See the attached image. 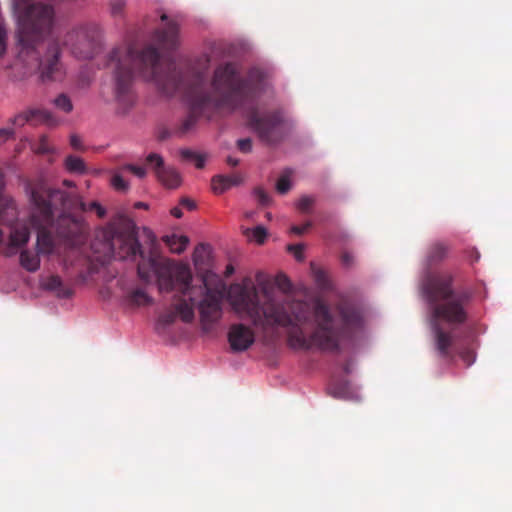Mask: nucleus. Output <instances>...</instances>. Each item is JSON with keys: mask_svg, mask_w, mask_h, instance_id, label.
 <instances>
[{"mask_svg": "<svg viewBox=\"0 0 512 512\" xmlns=\"http://www.w3.org/2000/svg\"><path fill=\"white\" fill-rule=\"evenodd\" d=\"M88 209H93V210H95V211H96V213H97V215H98L99 217H103V216L106 214V210H105V208H104L101 204H99V203H97V202H93V203H91V204L89 205Z\"/></svg>", "mask_w": 512, "mask_h": 512, "instance_id": "obj_32", "label": "nucleus"}, {"mask_svg": "<svg viewBox=\"0 0 512 512\" xmlns=\"http://www.w3.org/2000/svg\"><path fill=\"white\" fill-rule=\"evenodd\" d=\"M53 103L56 108L65 113H69L73 109L71 100L66 95H59L54 99Z\"/></svg>", "mask_w": 512, "mask_h": 512, "instance_id": "obj_22", "label": "nucleus"}, {"mask_svg": "<svg viewBox=\"0 0 512 512\" xmlns=\"http://www.w3.org/2000/svg\"><path fill=\"white\" fill-rule=\"evenodd\" d=\"M231 349L237 352L245 351L254 342L253 332L242 324L231 327L228 335Z\"/></svg>", "mask_w": 512, "mask_h": 512, "instance_id": "obj_9", "label": "nucleus"}, {"mask_svg": "<svg viewBox=\"0 0 512 512\" xmlns=\"http://www.w3.org/2000/svg\"><path fill=\"white\" fill-rule=\"evenodd\" d=\"M122 170L131 171L138 178H144L146 176V169L140 166L135 165H125L122 167Z\"/></svg>", "mask_w": 512, "mask_h": 512, "instance_id": "obj_28", "label": "nucleus"}, {"mask_svg": "<svg viewBox=\"0 0 512 512\" xmlns=\"http://www.w3.org/2000/svg\"><path fill=\"white\" fill-rule=\"evenodd\" d=\"M5 50H6L5 31L0 26V57L4 54Z\"/></svg>", "mask_w": 512, "mask_h": 512, "instance_id": "obj_36", "label": "nucleus"}, {"mask_svg": "<svg viewBox=\"0 0 512 512\" xmlns=\"http://www.w3.org/2000/svg\"><path fill=\"white\" fill-rule=\"evenodd\" d=\"M60 284H61V281L58 277H51L49 279V282L45 283L44 286L47 289L55 290V289H57V287L60 286Z\"/></svg>", "mask_w": 512, "mask_h": 512, "instance_id": "obj_33", "label": "nucleus"}, {"mask_svg": "<svg viewBox=\"0 0 512 512\" xmlns=\"http://www.w3.org/2000/svg\"><path fill=\"white\" fill-rule=\"evenodd\" d=\"M343 318L346 330H351L352 328L359 326L361 323V317L358 312H352L351 315L344 314Z\"/></svg>", "mask_w": 512, "mask_h": 512, "instance_id": "obj_24", "label": "nucleus"}, {"mask_svg": "<svg viewBox=\"0 0 512 512\" xmlns=\"http://www.w3.org/2000/svg\"><path fill=\"white\" fill-rule=\"evenodd\" d=\"M254 216V212H246L245 217L252 218Z\"/></svg>", "mask_w": 512, "mask_h": 512, "instance_id": "obj_44", "label": "nucleus"}, {"mask_svg": "<svg viewBox=\"0 0 512 512\" xmlns=\"http://www.w3.org/2000/svg\"><path fill=\"white\" fill-rule=\"evenodd\" d=\"M138 273L145 282L155 283L160 292H169L178 286L183 298L176 305V313L183 321L193 319L195 306L203 296L204 288L202 280L193 281L187 263H175L165 258H143Z\"/></svg>", "mask_w": 512, "mask_h": 512, "instance_id": "obj_2", "label": "nucleus"}, {"mask_svg": "<svg viewBox=\"0 0 512 512\" xmlns=\"http://www.w3.org/2000/svg\"><path fill=\"white\" fill-rule=\"evenodd\" d=\"M180 206L181 207H184L186 208L187 210H193L195 209L196 207V204L193 200L189 199V198H183L181 201H180Z\"/></svg>", "mask_w": 512, "mask_h": 512, "instance_id": "obj_35", "label": "nucleus"}, {"mask_svg": "<svg viewBox=\"0 0 512 512\" xmlns=\"http://www.w3.org/2000/svg\"><path fill=\"white\" fill-rule=\"evenodd\" d=\"M204 294L199 298L198 306L203 322H213L221 315L222 295L218 291L207 289L206 283L203 281Z\"/></svg>", "mask_w": 512, "mask_h": 512, "instance_id": "obj_7", "label": "nucleus"}, {"mask_svg": "<svg viewBox=\"0 0 512 512\" xmlns=\"http://www.w3.org/2000/svg\"><path fill=\"white\" fill-rule=\"evenodd\" d=\"M243 233L249 242L256 244H263L268 235L266 228L261 225L254 228H246L243 230Z\"/></svg>", "mask_w": 512, "mask_h": 512, "instance_id": "obj_17", "label": "nucleus"}, {"mask_svg": "<svg viewBox=\"0 0 512 512\" xmlns=\"http://www.w3.org/2000/svg\"><path fill=\"white\" fill-rule=\"evenodd\" d=\"M65 166L72 173L82 174L86 170L83 160L77 156H68L65 160Z\"/></svg>", "mask_w": 512, "mask_h": 512, "instance_id": "obj_20", "label": "nucleus"}, {"mask_svg": "<svg viewBox=\"0 0 512 512\" xmlns=\"http://www.w3.org/2000/svg\"><path fill=\"white\" fill-rule=\"evenodd\" d=\"M71 144L73 147H79L80 146V140L76 136L71 137Z\"/></svg>", "mask_w": 512, "mask_h": 512, "instance_id": "obj_40", "label": "nucleus"}, {"mask_svg": "<svg viewBox=\"0 0 512 512\" xmlns=\"http://www.w3.org/2000/svg\"><path fill=\"white\" fill-rule=\"evenodd\" d=\"M182 155L194 162L197 168H202L206 162V157L203 154L192 152L189 150L182 151Z\"/></svg>", "mask_w": 512, "mask_h": 512, "instance_id": "obj_23", "label": "nucleus"}, {"mask_svg": "<svg viewBox=\"0 0 512 512\" xmlns=\"http://www.w3.org/2000/svg\"><path fill=\"white\" fill-rule=\"evenodd\" d=\"M228 163L232 166H236L238 164V160L237 159H234L232 157H229L228 158Z\"/></svg>", "mask_w": 512, "mask_h": 512, "instance_id": "obj_42", "label": "nucleus"}, {"mask_svg": "<svg viewBox=\"0 0 512 512\" xmlns=\"http://www.w3.org/2000/svg\"><path fill=\"white\" fill-rule=\"evenodd\" d=\"M238 147L242 152H250L252 149L251 140L248 138L238 140Z\"/></svg>", "mask_w": 512, "mask_h": 512, "instance_id": "obj_31", "label": "nucleus"}, {"mask_svg": "<svg viewBox=\"0 0 512 512\" xmlns=\"http://www.w3.org/2000/svg\"><path fill=\"white\" fill-rule=\"evenodd\" d=\"M147 161L155 168V172L158 169L165 168L163 165V158L156 153H151L147 156Z\"/></svg>", "mask_w": 512, "mask_h": 512, "instance_id": "obj_26", "label": "nucleus"}, {"mask_svg": "<svg viewBox=\"0 0 512 512\" xmlns=\"http://www.w3.org/2000/svg\"><path fill=\"white\" fill-rule=\"evenodd\" d=\"M14 135V131L12 129H0V142H5L8 139L12 138Z\"/></svg>", "mask_w": 512, "mask_h": 512, "instance_id": "obj_34", "label": "nucleus"}, {"mask_svg": "<svg viewBox=\"0 0 512 512\" xmlns=\"http://www.w3.org/2000/svg\"><path fill=\"white\" fill-rule=\"evenodd\" d=\"M30 233L26 224L18 223L16 224L10 233L9 238V248L19 250L21 249L29 240Z\"/></svg>", "mask_w": 512, "mask_h": 512, "instance_id": "obj_11", "label": "nucleus"}, {"mask_svg": "<svg viewBox=\"0 0 512 512\" xmlns=\"http://www.w3.org/2000/svg\"><path fill=\"white\" fill-rule=\"evenodd\" d=\"M232 310L255 325L289 327V344L294 349L320 348L332 351L339 346V333L325 304L284 305L258 288L251 279L233 284L227 291Z\"/></svg>", "mask_w": 512, "mask_h": 512, "instance_id": "obj_1", "label": "nucleus"}, {"mask_svg": "<svg viewBox=\"0 0 512 512\" xmlns=\"http://www.w3.org/2000/svg\"><path fill=\"white\" fill-rule=\"evenodd\" d=\"M156 175L160 182L169 189L177 188L181 184V177L173 168L166 167L158 169Z\"/></svg>", "mask_w": 512, "mask_h": 512, "instance_id": "obj_12", "label": "nucleus"}, {"mask_svg": "<svg viewBox=\"0 0 512 512\" xmlns=\"http://www.w3.org/2000/svg\"><path fill=\"white\" fill-rule=\"evenodd\" d=\"M254 195L257 201L262 205H267L270 201L269 195L263 189H256Z\"/></svg>", "mask_w": 512, "mask_h": 512, "instance_id": "obj_29", "label": "nucleus"}, {"mask_svg": "<svg viewBox=\"0 0 512 512\" xmlns=\"http://www.w3.org/2000/svg\"><path fill=\"white\" fill-rule=\"evenodd\" d=\"M330 393L338 398H343L347 400H358L360 399L359 393L356 391V388L350 383H345L340 386L330 388Z\"/></svg>", "mask_w": 512, "mask_h": 512, "instance_id": "obj_15", "label": "nucleus"}, {"mask_svg": "<svg viewBox=\"0 0 512 512\" xmlns=\"http://www.w3.org/2000/svg\"><path fill=\"white\" fill-rule=\"evenodd\" d=\"M53 197L50 190L39 188L31 193V217L30 224L37 233L36 249L38 254L52 253L54 243L47 232L52 221V209L45 197Z\"/></svg>", "mask_w": 512, "mask_h": 512, "instance_id": "obj_6", "label": "nucleus"}, {"mask_svg": "<svg viewBox=\"0 0 512 512\" xmlns=\"http://www.w3.org/2000/svg\"><path fill=\"white\" fill-rule=\"evenodd\" d=\"M157 41L162 47L174 46L177 42V27L170 23L165 32L157 36Z\"/></svg>", "mask_w": 512, "mask_h": 512, "instance_id": "obj_16", "label": "nucleus"}, {"mask_svg": "<svg viewBox=\"0 0 512 512\" xmlns=\"http://www.w3.org/2000/svg\"><path fill=\"white\" fill-rule=\"evenodd\" d=\"M290 250H291V251H293L294 256H295L298 260H301V259H302V249H301V247H299V246H291V247H290Z\"/></svg>", "mask_w": 512, "mask_h": 512, "instance_id": "obj_38", "label": "nucleus"}, {"mask_svg": "<svg viewBox=\"0 0 512 512\" xmlns=\"http://www.w3.org/2000/svg\"><path fill=\"white\" fill-rule=\"evenodd\" d=\"M24 4L14 0V14L18 26L20 55L28 52V41L36 32L48 30L53 23V9L47 5H35L24 11Z\"/></svg>", "mask_w": 512, "mask_h": 512, "instance_id": "obj_5", "label": "nucleus"}, {"mask_svg": "<svg viewBox=\"0 0 512 512\" xmlns=\"http://www.w3.org/2000/svg\"><path fill=\"white\" fill-rule=\"evenodd\" d=\"M164 242L172 253L181 254L189 244V239L185 235L171 234L164 237Z\"/></svg>", "mask_w": 512, "mask_h": 512, "instance_id": "obj_13", "label": "nucleus"}, {"mask_svg": "<svg viewBox=\"0 0 512 512\" xmlns=\"http://www.w3.org/2000/svg\"><path fill=\"white\" fill-rule=\"evenodd\" d=\"M210 255V247L204 244L198 245L193 252L192 260L196 267L201 266Z\"/></svg>", "mask_w": 512, "mask_h": 512, "instance_id": "obj_19", "label": "nucleus"}, {"mask_svg": "<svg viewBox=\"0 0 512 512\" xmlns=\"http://www.w3.org/2000/svg\"><path fill=\"white\" fill-rule=\"evenodd\" d=\"M291 186L292 183L289 172L283 173L276 183V189L280 194H285L286 192H288Z\"/></svg>", "mask_w": 512, "mask_h": 512, "instance_id": "obj_21", "label": "nucleus"}, {"mask_svg": "<svg viewBox=\"0 0 512 512\" xmlns=\"http://www.w3.org/2000/svg\"><path fill=\"white\" fill-rule=\"evenodd\" d=\"M292 231H293V232H295V233H301V230H300V229H298L297 227H294V228L292 229Z\"/></svg>", "mask_w": 512, "mask_h": 512, "instance_id": "obj_45", "label": "nucleus"}, {"mask_svg": "<svg viewBox=\"0 0 512 512\" xmlns=\"http://www.w3.org/2000/svg\"><path fill=\"white\" fill-rule=\"evenodd\" d=\"M111 185L118 191H127L129 183L124 180L121 174L115 173L111 179Z\"/></svg>", "mask_w": 512, "mask_h": 512, "instance_id": "obj_25", "label": "nucleus"}, {"mask_svg": "<svg viewBox=\"0 0 512 512\" xmlns=\"http://www.w3.org/2000/svg\"><path fill=\"white\" fill-rule=\"evenodd\" d=\"M135 207L139 208V209H148L149 205L147 203H145V202H137L135 204Z\"/></svg>", "mask_w": 512, "mask_h": 512, "instance_id": "obj_41", "label": "nucleus"}, {"mask_svg": "<svg viewBox=\"0 0 512 512\" xmlns=\"http://www.w3.org/2000/svg\"><path fill=\"white\" fill-rule=\"evenodd\" d=\"M421 289L423 295L429 301L436 299H442L445 301V305L442 309L435 310L433 320L431 322L435 334L437 349L441 353H445L446 349L450 345V338L438 328L437 322L442 320L449 323L462 322L465 318V313L458 301L450 295L448 285L444 284L438 278H428L422 284Z\"/></svg>", "mask_w": 512, "mask_h": 512, "instance_id": "obj_4", "label": "nucleus"}, {"mask_svg": "<svg viewBox=\"0 0 512 512\" xmlns=\"http://www.w3.org/2000/svg\"><path fill=\"white\" fill-rule=\"evenodd\" d=\"M170 213H171L172 216H174L176 218H181L183 216V212H182L181 206L173 207L170 210Z\"/></svg>", "mask_w": 512, "mask_h": 512, "instance_id": "obj_37", "label": "nucleus"}, {"mask_svg": "<svg viewBox=\"0 0 512 512\" xmlns=\"http://www.w3.org/2000/svg\"><path fill=\"white\" fill-rule=\"evenodd\" d=\"M464 361L468 366L472 365L475 362V355L473 353H470L467 358L463 356Z\"/></svg>", "mask_w": 512, "mask_h": 512, "instance_id": "obj_39", "label": "nucleus"}, {"mask_svg": "<svg viewBox=\"0 0 512 512\" xmlns=\"http://www.w3.org/2000/svg\"><path fill=\"white\" fill-rule=\"evenodd\" d=\"M112 251H113V248H112V246L109 245L108 246V252L111 253Z\"/></svg>", "mask_w": 512, "mask_h": 512, "instance_id": "obj_46", "label": "nucleus"}, {"mask_svg": "<svg viewBox=\"0 0 512 512\" xmlns=\"http://www.w3.org/2000/svg\"><path fill=\"white\" fill-rule=\"evenodd\" d=\"M37 120L43 123L54 124V119L51 112L41 108H29L26 111L18 114L15 118L19 124L23 125L25 122Z\"/></svg>", "mask_w": 512, "mask_h": 512, "instance_id": "obj_10", "label": "nucleus"}, {"mask_svg": "<svg viewBox=\"0 0 512 512\" xmlns=\"http://www.w3.org/2000/svg\"><path fill=\"white\" fill-rule=\"evenodd\" d=\"M111 64L119 88L128 84L136 74L142 75L146 80L158 82L159 54L153 48H147L141 54L132 47L118 49L112 55Z\"/></svg>", "mask_w": 512, "mask_h": 512, "instance_id": "obj_3", "label": "nucleus"}, {"mask_svg": "<svg viewBox=\"0 0 512 512\" xmlns=\"http://www.w3.org/2000/svg\"><path fill=\"white\" fill-rule=\"evenodd\" d=\"M213 87L223 93H232L240 88L235 69L231 65L216 70Z\"/></svg>", "mask_w": 512, "mask_h": 512, "instance_id": "obj_8", "label": "nucleus"}, {"mask_svg": "<svg viewBox=\"0 0 512 512\" xmlns=\"http://www.w3.org/2000/svg\"><path fill=\"white\" fill-rule=\"evenodd\" d=\"M314 202V199L313 197L311 196H308V195H305V196H302L299 201H298V207L301 209V210H308L312 203Z\"/></svg>", "mask_w": 512, "mask_h": 512, "instance_id": "obj_30", "label": "nucleus"}, {"mask_svg": "<svg viewBox=\"0 0 512 512\" xmlns=\"http://www.w3.org/2000/svg\"><path fill=\"white\" fill-rule=\"evenodd\" d=\"M133 300L138 305H144L150 302V297L142 290H137L133 294Z\"/></svg>", "mask_w": 512, "mask_h": 512, "instance_id": "obj_27", "label": "nucleus"}, {"mask_svg": "<svg viewBox=\"0 0 512 512\" xmlns=\"http://www.w3.org/2000/svg\"><path fill=\"white\" fill-rule=\"evenodd\" d=\"M240 183V179L236 176H216L212 179V190L217 193L221 194L225 192L226 190L230 189L232 186L237 185Z\"/></svg>", "mask_w": 512, "mask_h": 512, "instance_id": "obj_14", "label": "nucleus"}, {"mask_svg": "<svg viewBox=\"0 0 512 512\" xmlns=\"http://www.w3.org/2000/svg\"><path fill=\"white\" fill-rule=\"evenodd\" d=\"M38 151H40V152H43V153H44V152H47V151H48V149L43 145V146H41L40 148H38Z\"/></svg>", "mask_w": 512, "mask_h": 512, "instance_id": "obj_43", "label": "nucleus"}, {"mask_svg": "<svg viewBox=\"0 0 512 512\" xmlns=\"http://www.w3.org/2000/svg\"><path fill=\"white\" fill-rule=\"evenodd\" d=\"M266 217H267V219H269V220L272 218V216H271V214H270V213H267V214H266Z\"/></svg>", "mask_w": 512, "mask_h": 512, "instance_id": "obj_47", "label": "nucleus"}, {"mask_svg": "<svg viewBox=\"0 0 512 512\" xmlns=\"http://www.w3.org/2000/svg\"><path fill=\"white\" fill-rule=\"evenodd\" d=\"M39 255L38 253L33 254L27 251H21L20 263L28 271H36L40 266Z\"/></svg>", "mask_w": 512, "mask_h": 512, "instance_id": "obj_18", "label": "nucleus"}]
</instances>
